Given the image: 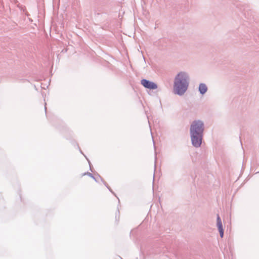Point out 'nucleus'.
Listing matches in <instances>:
<instances>
[{
	"instance_id": "nucleus-2",
	"label": "nucleus",
	"mask_w": 259,
	"mask_h": 259,
	"mask_svg": "<svg viewBox=\"0 0 259 259\" xmlns=\"http://www.w3.org/2000/svg\"><path fill=\"white\" fill-rule=\"evenodd\" d=\"M190 81L189 73L186 71L179 72L175 77L173 93L180 96H183L188 89Z\"/></svg>"
},
{
	"instance_id": "nucleus-6",
	"label": "nucleus",
	"mask_w": 259,
	"mask_h": 259,
	"mask_svg": "<svg viewBox=\"0 0 259 259\" xmlns=\"http://www.w3.org/2000/svg\"><path fill=\"white\" fill-rule=\"evenodd\" d=\"M87 175L90 176V177L92 178L93 179H94L96 181H97L95 177L92 174L90 173V172H88L87 173Z\"/></svg>"
},
{
	"instance_id": "nucleus-3",
	"label": "nucleus",
	"mask_w": 259,
	"mask_h": 259,
	"mask_svg": "<svg viewBox=\"0 0 259 259\" xmlns=\"http://www.w3.org/2000/svg\"><path fill=\"white\" fill-rule=\"evenodd\" d=\"M141 84L147 89L155 90L157 88V85L155 83L148 80L143 79L141 80Z\"/></svg>"
},
{
	"instance_id": "nucleus-1",
	"label": "nucleus",
	"mask_w": 259,
	"mask_h": 259,
	"mask_svg": "<svg viewBox=\"0 0 259 259\" xmlns=\"http://www.w3.org/2000/svg\"><path fill=\"white\" fill-rule=\"evenodd\" d=\"M205 126L204 122L199 119L193 121L190 126V136L192 145L196 147H200L203 137Z\"/></svg>"
},
{
	"instance_id": "nucleus-8",
	"label": "nucleus",
	"mask_w": 259,
	"mask_h": 259,
	"mask_svg": "<svg viewBox=\"0 0 259 259\" xmlns=\"http://www.w3.org/2000/svg\"><path fill=\"white\" fill-rule=\"evenodd\" d=\"M46 103H45V111H47V107H46Z\"/></svg>"
},
{
	"instance_id": "nucleus-7",
	"label": "nucleus",
	"mask_w": 259,
	"mask_h": 259,
	"mask_svg": "<svg viewBox=\"0 0 259 259\" xmlns=\"http://www.w3.org/2000/svg\"><path fill=\"white\" fill-rule=\"evenodd\" d=\"M103 182H104V185H105L107 187V188H108V189H109V190H110L112 193H113V192H112V190H111V189H110V188L109 187V186H108L107 184L105 182H104V181H103Z\"/></svg>"
},
{
	"instance_id": "nucleus-5",
	"label": "nucleus",
	"mask_w": 259,
	"mask_h": 259,
	"mask_svg": "<svg viewBox=\"0 0 259 259\" xmlns=\"http://www.w3.org/2000/svg\"><path fill=\"white\" fill-rule=\"evenodd\" d=\"M208 88L205 83H201L199 85L198 90L200 93L204 95L207 91Z\"/></svg>"
},
{
	"instance_id": "nucleus-4",
	"label": "nucleus",
	"mask_w": 259,
	"mask_h": 259,
	"mask_svg": "<svg viewBox=\"0 0 259 259\" xmlns=\"http://www.w3.org/2000/svg\"><path fill=\"white\" fill-rule=\"evenodd\" d=\"M217 225L220 232V236L221 238H223L224 236V229L221 219L219 214H217Z\"/></svg>"
}]
</instances>
